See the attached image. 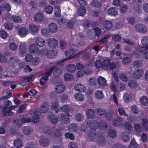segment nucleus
Returning <instances> with one entry per match:
<instances>
[{
  "label": "nucleus",
  "mask_w": 148,
  "mask_h": 148,
  "mask_svg": "<svg viewBox=\"0 0 148 148\" xmlns=\"http://www.w3.org/2000/svg\"><path fill=\"white\" fill-rule=\"evenodd\" d=\"M35 43L37 45L40 47H43L45 44V40L40 37H38L36 38Z\"/></svg>",
  "instance_id": "obj_18"
},
{
  "label": "nucleus",
  "mask_w": 148,
  "mask_h": 148,
  "mask_svg": "<svg viewBox=\"0 0 148 148\" xmlns=\"http://www.w3.org/2000/svg\"><path fill=\"white\" fill-rule=\"evenodd\" d=\"M87 124L90 128L92 129H97L99 127V122L96 120H89L87 122Z\"/></svg>",
  "instance_id": "obj_4"
},
{
  "label": "nucleus",
  "mask_w": 148,
  "mask_h": 148,
  "mask_svg": "<svg viewBox=\"0 0 148 148\" xmlns=\"http://www.w3.org/2000/svg\"><path fill=\"white\" fill-rule=\"evenodd\" d=\"M69 113H66V115L62 114L60 117V119L62 123H67L69 122Z\"/></svg>",
  "instance_id": "obj_12"
},
{
  "label": "nucleus",
  "mask_w": 148,
  "mask_h": 148,
  "mask_svg": "<svg viewBox=\"0 0 148 148\" xmlns=\"http://www.w3.org/2000/svg\"><path fill=\"white\" fill-rule=\"evenodd\" d=\"M49 109V106L46 102H44L42 103L40 106V110L42 112H46Z\"/></svg>",
  "instance_id": "obj_14"
},
{
  "label": "nucleus",
  "mask_w": 148,
  "mask_h": 148,
  "mask_svg": "<svg viewBox=\"0 0 148 148\" xmlns=\"http://www.w3.org/2000/svg\"><path fill=\"white\" fill-rule=\"evenodd\" d=\"M120 78L122 81L126 82L128 80V78L126 74L124 73H122L120 74Z\"/></svg>",
  "instance_id": "obj_51"
},
{
  "label": "nucleus",
  "mask_w": 148,
  "mask_h": 148,
  "mask_svg": "<svg viewBox=\"0 0 148 148\" xmlns=\"http://www.w3.org/2000/svg\"><path fill=\"white\" fill-rule=\"evenodd\" d=\"M40 59L38 57H36L33 58L31 60L32 65L33 66L38 65L40 62Z\"/></svg>",
  "instance_id": "obj_32"
},
{
  "label": "nucleus",
  "mask_w": 148,
  "mask_h": 148,
  "mask_svg": "<svg viewBox=\"0 0 148 148\" xmlns=\"http://www.w3.org/2000/svg\"><path fill=\"white\" fill-rule=\"evenodd\" d=\"M60 110H61L64 112L67 113L68 112H71L73 110V109L72 108H68L67 105H65L63 106L60 108Z\"/></svg>",
  "instance_id": "obj_37"
},
{
  "label": "nucleus",
  "mask_w": 148,
  "mask_h": 148,
  "mask_svg": "<svg viewBox=\"0 0 148 148\" xmlns=\"http://www.w3.org/2000/svg\"><path fill=\"white\" fill-rule=\"evenodd\" d=\"M52 82L53 84L56 85L61 84L62 83V80L60 77H56L52 79Z\"/></svg>",
  "instance_id": "obj_49"
},
{
  "label": "nucleus",
  "mask_w": 148,
  "mask_h": 148,
  "mask_svg": "<svg viewBox=\"0 0 148 148\" xmlns=\"http://www.w3.org/2000/svg\"><path fill=\"white\" fill-rule=\"evenodd\" d=\"M64 77L66 81L72 80L73 79V76L70 74L66 73L65 74Z\"/></svg>",
  "instance_id": "obj_60"
},
{
  "label": "nucleus",
  "mask_w": 148,
  "mask_h": 148,
  "mask_svg": "<svg viewBox=\"0 0 148 148\" xmlns=\"http://www.w3.org/2000/svg\"><path fill=\"white\" fill-rule=\"evenodd\" d=\"M40 145L43 146H46L48 145L49 144V141L46 138H42L39 140Z\"/></svg>",
  "instance_id": "obj_27"
},
{
  "label": "nucleus",
  "mask_w": 148,
  "mask_h": 148,
  "mask_svg": "<svg viewBox=\"0 0 148 148\" xmlns=\"http://www.w3.org/2000/svg\"><path fill=\"white\" fill-rule=\"evenodd\" d=\"M95 111L96 113L100 116L104 115L106 114V112L104 110L100 108H98L95 109Z\"/></svg>",
  "instance_id": "obj_33"
},
{
  "label": "nucleus",
  "mask_w": 148,
  "mask_h": 148,
  "mask_svg": "<svg viewBox=\"0 0 148 148\" xmlns=\"http://www.w3.org/2000/svg\"><path fill=\"white\" fill-rule=\"evenodd\" d=\"M27 45L24 42H22L20 44L18 52L19 55L21 56H25L27 53Z\"/></svg>",
  "instance_id": "obj_3"
},
{
  "label": "nucleus",
  "mask_w": 148,
  "mask_h": 148,
  "mask_svg": "<svg viewBox=\"0 0 148 148\" xmlns=\"http://www.w3.org/2000/svg\"><path fill=\"white\" fill-rule=\"evenodd\" d=\"M67 71L70 73H74L76 70V66L73 64H70L67 67Z\"/></svg>",
  "instance_id": "obj_31"
},
{
  "label": "nucleus",
  "mask_w": 148,
  "mask_h": 148,
  "mask_svg": "<svg viewBox=\"0 0 148 148\" xmlns=\"http://www.w3.org/2000/svg\"><path fill=\"white\" fill-rule=\"evenodd\" d=\"M45 10L47 13L50 14L52 13L53 10V7L50 5L47 6L45 8Z\"/></svg>",
  "instance_id": "obj_54"
},
{
  "label": "nucleus",
  "mask_w": 148,
  "mask_h": 148,
  "mask_svg": "<svg viewBox=\"0 0 148 148\" xmlns=\"http://www.w3.org/2000/svg\"><path fill=\"white\" fill-rule=\"evenodd\" d=\"M58 44V41L54 38H51L49 40L48 45L51 48H55L57 47Z\"/></svg>",
  "instance_id": "obj_17"
},
{
  "label": "nucleus",
  "mask_w": 148,
  "mask_h": 148,
  "mask_svg": "<svg viewBox=\"0 0 148 148\" xmlns=\"http://www.w3.org/2000/svg\"><path fill=\"white\" fill-rule=\"evenodd\" d=\"M78 14L81 16H84L86 13V9L83 6H81L78 9L77 11Z\"/></svg>",
  "instance_id": "obj_29"
},
{
  "label": "nucleus",
  "mask_w": 148,
  "mask_h": 148,
  "mask_svg": "<svg viewBox=\"0 0 148 148\" xmlns=\"http://www.w3.org/2000/svg\"><path fill=\"white\" fill-rule=\"evenodd\" d=\"M103 26L105 29L110 30L113 27V23L111 21L106 20L104 23Z\"/></svg>",
  "instance_id": "obj_19"
},
{
  "label": "nucleus",
  "mask_w": 148,
  "mask_h": 148,
  "mask_svg": "<svg viewBox=\"0 0 148 148\" xmlns=\"http://www.w3.org/2000/svg\"><path fill=\"white\" fill-rule=\"evenodd\" d=\"M148 99L146 96H143L140 99V102L142 105H146L148 104Z\"/></svg>",
  "instance_id": "obj_53"
},
{
  "label": "nucleus",
  "mask_w": 148,
  "mask_h": 148,
  "mask_svg": "<svg viewBox=\"0 0 148 148\" xmlns=\"http://www.w3.org/2000/svg\"><path fill=\"white\" fill-rule=\"evenodd\" d=\"M74 89L77 91L81 92H84L86 90L85 86L81 84H76L74 86Z\"/></svg>",
  "instance_id": "obj_16"
},
{
  "label": "nucleus",
  "mask_w": 148,
  "mask_h": 148,
  "mask_svg": "<svg viewBox=\"0 0 148 148\" xmlns=\"http://www.w3.org/2000/svg\"><path fill=\"white\" fill-rule=\"evenodd\" d=\"M9 47L10 49L13 51L17 50L18 48L17 46L14 42L10 43L9 45Z\"/></svg>",
  "instance_id": "obj_56"
},
{
  "label": "nucleus",
  "mask_w": 148,
  "mask_h": 148,
  "mask_svg": "<svg viewBox=\"0 0 148 148\" xmlns=\"http://www.w3.org/2000/svg\"><path fill=\"white\" fill-rule=\"evenodd\" d=\"M22 131L23 133L26 135H30L33 133V128L29 126H26L23 127Z\"/></svg>",
  "instance_id": "obj_8"
},
{
  "label": "nucleus",
  "mask_w": 148,
  "mask_h": 148,
  "mask_svg": "<svg viewBox=\"0 0 148 148\" xmlns=\"http://www.w3.org/2000/svg\"><path fill=\"white\" fill-rule=\"evenodd\" d=\"M123 122L122 119L120 117H117L114 118L113 121L114 126H118L122 125Z\"/></svg>",
  "instance_id": "obj_13"
},
{
  "label": "nucleus",
  "mask_w": 148,
  "mask_h": 148,
  "mask_svg": "<svg viewBox=\"0 0 148 148\" xmlns=\"http://www.w3.org/2000/svg\"><path fill=\"white\" fill-rule=\"evenodd\" d=\"M18 59L16 57L13 56L11 57L9 59V63L11 65H14L15 63H16L18 61Z\"/></svg>",
  "instance_id": "obj_36"
},
{
  "label": "nucleus",
  "mask_w": 148,
  "mask_h": 148,
  "mask_svg": "<svg viewBox=\"0 0 148 148\" xmlns=\"http://www.w3.org/2000/svg\"><path fill=\"white\" fill-rule=\"evenodd\" d=\"M129 135L128 133L126 132L123 133L121 136L122 140L125 142L128 141L129 138Z\"/></svg>",
  "instance_id": "obj_46"
},
{
  "label": "nucleus",
  "mask_w": 148,
  "mask_h": 148,
  "mask_svg": "<svg viewBox=\"0 0 148 148\" xmlns=\"http://www.w3.org/2000/svg\"><path fill=\"white\" fill-rule=\"evenodd\" d=\"M128 9V7L127 5L122 4L120 7V9L122 13H125L127 11Z\"/></svg>",
  "instance_id": "obj_63"
},
{
  "label": "nucleus",
  "mask_w": 148,
  "mask_h": 148,
  "mask_svg": "<svg viewBox=\"0 0 148 148\" xmlns=\"http://www.w3.org/2000/svg\"><path fill=\"white\" fill-rule=\"evenodd\" d=\"M48 29L50 32L52 33H55L57 31L58 27L56 23H51L48 25Z\"/></svg>",
  "instance_id": "obj_6"
},
{
  "label": "nucleus",
  "mask_w": 148,
  "mask_h": 148,
  "mask_svg": "<svg viewBox=\"0 0 148 148\" xmlns=\"http://www.w3.org/2000/svg\"><path fill=\"white\" fill-rule=\"evenodd\" d=\"M56 55V52L54 50H49L47 56L49 58H52L55 57Z\"/></svg>",
  "instance_id": "obj_44"
},
{
  "label": "nucleus",
  "mask_w": 148,
  "mask_h": 148,
  "mask_svg": "<svg viewBox=\"0 0 148 148\" xmlns=\"http://www.w3.org/2000/svg\"><path fill=\"white\" fill-rule=\"evenodd\" d=\"M29 28L30 30L33 32H36L38 30V26L34 24L29 25Z\"/></svg>",
  "instance_id": "obj_34"
},
{
  "label": "nucleus",
  "mask_w": 148,
  "mask_h": 148,
  "mask_svg": "<svg viewBox=\"0 0 148 148\" xmlns=\"http://www.w3.org/2000/svg\"><path fill=\"white\" fill-rule=\"evenodd\" d=\"M49 31L46 28H43L41 29V33L44 36H47L49 34Z\"/></svg>",
  "instance_id": "obj_59"
},
{
  "label": "nucleus",
  "mask_w": 148,
  "mask_h": 148,
  "mask_svg": "<svg viewBox=\"0 0 148 148\" xmlns=\"http://www.w3.org/2000/svg\"><path fill=\"white\" fill-rule=\"evenodd\" d=\"M98 80L100 86H104L106 85V80L104 78L101 76H99Z\"/></svg>",
  "instance_id": "obj_35"
},
{
  "label": "nucleus",
  "mask_w": 148,
  "mask_h": 148,
  "mask_svg": "<svg viewBox=\"0 0 148 148\" xmlns=\"http://www.w3.org/2000/svg\"><path fill=\"white\" fill-rule=\"evenodd\" d=\"M35 21L36 22H39L43 19V15L42 13L38 12L36 14L34 18Z\"/></svg>",
  "instance_id": "obj_15"
},
{
  "label": "nucleus",
  "mask_w": 148,
  "mask_h": 148,
  "mask_svg": "<svg viewBox=\"0 0 148 148\" xmlns=\"http://www.w3.org/2000/svg\"><path fill=\"white\" fill-rule=\"evenodd\" d=\"M27 29L25 27H23L20 28L18 31V33L20 36H25L28 32Z\"/></svg>",
  "instance_id": "obj_25"
},
{
  "label": "nucleus",
  "mask_w": 148,
  "mask_h": 148,
  "mask_svg": "<svg viewBox=\"0 0 148 148\" xmlns=\"http://www.w3.org/2000/svg\"><path fill=\"white\" fill-rule=\"evenodd\" d=\"M87 116L89 119H93L95 117V111L93 109H88L87 110Z\"/></svg>",
  "instance_id": "obj_21"
},
{
  "label": "nucleus",
  "mask_w": 148,
  "mask_h": 148,
  "mask_svg": "<svg viewBox=\"0 0 148 148\" xmlns=\"http://www.w3.org/2000/svg\"><path fill=\"white\" fill-rule=\"evenodd\" d=\"M142 42L143 46L141 48L140 51L143 52L148 49V37H144L142 39Z\"/></svg>",
  "instance_id": "obj_7"
},
{
  "label": "nucleus",
  "mask_w": 148,
  "mask_h": 148,
  "mask_svg": "<svg viewBox=\"0 0 148 148\" xmlns=\"http://www.w3.org/2000/svg\"><path fill=\"white\" fill-rule=\"evenodd\" d=\"M4 26L6 29L8 30H12L14 27L13 24L10 21H7L4 24Z\"/></svg>",
  "instance_id": "obj_38"
},
{
  "label": "nucleus",
  "mask_w": 148,
  "mask_h": 148,
  "mask_svg": "<svg viewBox=\"0 0 148 148\" xmlns=\"http://www.w3.org/2000/svg\"><path fill=\"white\" fill-rule=\"evenodd\" d=\"M65 86L64 85H58L56 86L55 90L58 93H62L65 90Z\"/></svg>",
  "instance_id": "obj_26"
},
{
  "label": "nucleus",
  "mask_w": 148,
  "mask_h": 148,
  "mask_svg": "<svg viewBox=\"0 0 148 148\" xmlns=\"http://www.w3.org/2000/svg\"><path fill=\"white\" fill-rule=\"evenodd\" d=\"M98 143L99 145H105L106 143V140L104 137L102 135H100L98 136Z\"/></svg>",
  "instance_id": "obj_28"
},
{
  "label": "nucleus",
  "mask_w": 148,
  "mask_h": 148,
  "mask_svg": "<svg viewBox=\"0 0 148 148\" xmlns=\"http://www.w3.org/2000/svg\"><path fill=\"white\" fill-rule=\"evenodd\" d=\"M50 135H53L54 137L59 138L61 136V133L59 129H53L51 130Z\"/></svg>",
  "instance_id": "obj_22"
},
{
  "label": "nucleus",
  "mask_w": 148,
  "mask_h": 148,
  "mask_svg": "<svg viewBox=\"0 0 148 148\" xmlns=\"http://www.w3.org/2000/svg\"><path fill=\"white\" fill-rule=\"evenodd\" d=\"M14 144L15 146L18 148H20L22 145V141L19 139H15L14 140Z\"/></svg>",
  "instance_id": "obj_42"
},
{
  "label": "nucleus",
  "mask_w": 148,
  "mask_h": 148,
  "mask_svg": "<svg viewBox=\"0 0 148 148\" xmlns=\"http://www.w3.org/2000/svg\"><path fill=\"white\" fill-rule=\"evenodd\" d=\"M55 14L57 17H59L60 16V8L58 5L56 6L54 8Z\"/></svg>",
  "instance_id": "obj_48"
},
{
  "label": "nucleus",
  "mask_w": 148,
  "mask_h": 148,
  "mask_svg": "<svg viewBox=\"0 0 148 148\" xmlns=\"http://www.w3.org/2000/svg\"><path fill=\"white\" fill-rule=\"evenodd\" d=\"M68 128L69 131L72 132H75L78 130V126L75 123H72L69 125Z\"/></svg>",
  "instance_id": "obj_24"
},
{
  "label": "nucleus",
  "mask_w": 148,
  "mask_h": 148,
  "mask_svg": "<svg viewBox=\"0 0 148 148\" xmlns=\"http://www.w3.org/2000/svg\"><path fill=\"white\" fill-rule=\"evenodd\" d=\"M97 80L95 77H92L90 78L88 81L89 84L91 86H95L96 85Z\"/></svg>",
  "instance_id": "obj_52"
},
{
  "label": "nucleus",
  "mask_w": 148,
  "mask_h": 148,
  "mask_svg": "<svg viewBox=\"0 0 148 148\" xmlns=\"http://www.w3.org/2000/svg\"><path fill=\"white\" fill-rule=\"evenodd\" d=\"M136 30L138 32L141 33H144L147 31V27L143 24H138L135 26Z\"/></svg>",
  "instance_id": "obj_5"
},
{
  "label": "nucleus",
  "mask_w": 148,
  "mask_h": 148,
  "mask_svg": "<svg viewBox=\"0 0 148 148\" xmlns=\"http://www.w3.org/2000/svg\"><path fill=\"white\" fill-rule=\"evenodd\" d=\"M108 14L114 16L118 14L117 9L115 7H111L108 10Z\"/></svg>",
  "instance_id": "obj_20"
},
{
  "label": "nucleus",
  "mask_w": 148,
  "mask_h": 148,
  "mask_svg": "<svg viewBox=\"0 0 148 148\" xmlns=\"http://www.w3.org/2000/svg\"><path fill=\"white\" fill-rule=\"evenodd\" d=\"M138 145L135 140H132L130 144V148H137L138 147Z\"/></svg>",
  "instance_id": "obj_62"
},
{
  "label": "nucleus",
  "mask_w": 148,
  "mask_h": 148,
  "mask_svg": "<svg viewBox=\"0 0 148 148\" xmlns=\"http://www.w3.org/2000/svg\"><path fill=\"white\" fill-rule=\"evenodd\" d=\"M59 106V105L58 101H54L51 103V108L52 110H54L58 108Z\"/></svg>",
  "instance_id": "obj_50"
},
{
  "label": "nucleus",
  "mask_w": 148,
  "mask_h": 148,
  "mask_svg": "<svg viewBox=\"0 0 148 148\" xmlns=\"http://www.w3.org/2000/svg\"><path fill=\"white\" fill-rule=\"evenodd\" d=\"M75 22L72 20H70L67 21V27L70 29L73 28L75 25Z\"/></svg>",
  "instance_id": "obj_57"
},
{
  "label": "nucleus",
  "mask_w": 148,
  "mask_h": 148,
  "mask_svg": "<svg viewBox=\"0 0 148 148\" xmlns=\"http://www.w3.org/2000/svg\"><path fill=\"white\" fill-rule=\"evenodd\" d=\"M41 131L44 133L48 135H50L51 133V131L47 127L44 125L42 127L41 129Z\"/></svg>",
  "instance_id": "obj_43"
},
{
  "label": "nucleus",
  "mask_w": 148,
  "mask_h": 148,
  "mask_svg": "<svg viewBox=\"0 0 148 148\" xmlns=\"http://www.w3.org/2000/svg\"><path fill=\"white\" fill-rule=\"evenodd\" d=\"M56 68L57 67L54 65L52 66L49 70V71H47L42 75V77L40 79V83L41 85H44V82H46L48 80V76L50 75L53 71H55Z\"/></svg>",
  "instance_id": "obj_1"
},
{
  "label": "nucleus",
  "mask_w": 148,
  "mask_h": 148,
  "mask_svg": "<svg viewBox=\"0 0 148 148\" xmlns=\"http://www.w3.org/2000/svg\"><path fill=\"white\" fill-rule=\"evenodd\" d=\"M95 96L97 99H101L103 97V94L100 90H97L95 93Z\"/></svg>",
  "instance_id": "obj_40"
},
{
  "label": "nucleus",
  "mask_w": 148,
  "mask_h": 148,
  "mask_svg": "<svg viewBox=\"0 0 148 148\" xmlns=\"http://www.w3.org/2000/svg\"><path fill=\"white\" fill-rule=\"evenodd\" d=\"M108 136L110 138H114L116 135V133L114 130H110L108 131Z\"/></svg>",
  "instance_id": "obj_47"
},
{
  "label": "nucleus",
  "mask_w": 148,
  "mask_h": 148,
  "mask_svg": "<svg viewBox=\"0 0 148 148\" xmlns=\"http://www.w3.org/2000/svg\"><path fill=\"white\" fill-rule=\"evenodd\" d=\"M84 116L83 115L80 113L77 114L75 116V119L77 121H81L83 120Z\"/></svg>",
  "instance_id": "obj_45"
},
{
  "label": "nucleus",
  "mask_w": 148,
  "mask_h": 148,
  "mask_svg": "<svg viewBox=\"0 0 148 148\" xmlns=\"http://www.w3.org/2000/svg\"><path fill=\"white\" fill-rule=\"evenodd\" d=\"M65 52V56L68 57L67 58L65 59V60L72 58L75 56V51L73 49L67 50Z\"/></svg>",
  "instance_id": "obj_9"
},
{
  "label": "nucleus",
  "mask_w": 148,
  "mask_h": 148,
  "mask_svg": "<svg viewBox=\"0 0 148 148\" xmlns=\"http://www.w3.org/2000/svg\"><path fill=\"white\" fill-rule=\"evenodd\" d=\"M11 18L13 21L16 23H19L21 21V19L20 17L16 16L15 15H13L11 17Z\"/></svg>",
  "instance_id": "obj_58"
},
{
  "label": "nucleus",
  "mask_w": 148,
  "mask_h": 148,
  "mask_svg": "<svg viewBox=\"0 0 148 148\" xmlns=\"http://www.w3.org/2000/svg\"><path fill=\"white\" fill-rule=\"evenodd\" d=\"M143 71L142 70H138L134 73L133 75V77L136 79H138L141 77L143 75Z\"/></svg>",
  "instance_id": "obj_23"
},
{
  "label": "nucleus",
  "mask_w": 148,
  "mask_h": 148,
  "mask_svg": "<svg viewBox=\"0 0 148 148\" xmlns=\"http://www.w3.org/2000/svg\"><path fill=\"white\" fill-rule=\"evenodd\" d=\"M74 97L77 100L82 101L84 98L83 95L80 92H77L74 95Z\"/></svg>",
  "instance_id": "obj_39"
},
{
  "label": "nucleus",
  "mask_w": 148,
  "mask_h": 148,
  "mask_svg": "<svg viewBox=\"0 0 148 148\" xmlns=\"http://www.w3.org/2000/svg\"><path fill=\"white\" fill-rule=\"evenodd\" d=\"M88 139L90 141H95L97 139L98 136V134L95 133L94 132H90L88 134Z\"/></svg>",
  "instance_id": "obj_10"
},
{
  "label": "nucleus",
  "mask_w": 148,
  "mask_h": 148,
  "mask_svg": "<svg viewBox=\"0 0 148 148\" xmlns=\"http://www.w3.org/2000/svg\"><path fill=\"white\" fill-rule=\"evenodd\" d=\"M118 110L120 115H124L125 116H128V114H126L123 108L120 107H118Z\"/></svg>",
  "instance_id": "obj_64"
},
{
  "label": "nucleus",
  "mask_w": 148,
  "mask_h": 148,
  "mask_svg": "<svg viewBox=\"0 0 148 148\" xmlns=\"http://www.w3.org/2000/svg\"><path fill=\"white\" fill-rule=\"evenodd\" d=\"M91 5L96 8H99L101 7V4L97 0H93L90 3Z\"/></svg>",
  "instance_id": "obj_41"
},
{
  "label": "nucleus",
  "mask_w": 148,
  "mask_h": 148,
  "mask_svg": "<svg viewBox=\"0 0 148 148\" xmlns=\"http://www.w3.org/2000/svg\"><path fill=\"white\" fill-rule=\"evenodd\" d=\"M115 67V64L113 62L111 63L110 59H105L102 63V68L105 70H112Z\"/></svg>",
  "instance_id": "obj_2"
},
{
  "label": "nucleus",
  "mask_w": 148,
  "mask_h": 148,
  "mask_svg": "<svg viewBox=\"0 0 148 148\" xmlns=\"http://www.w3.org/2000/svg\"><path fill=\"white\" fill-rule=\"evenodd\" d=\"M49 120L52 123L55 124L57 122L58 119L57 117L53 115H49L48 117Z\"/></svg>",
  "instance_id": "obj_30"
},
{
  "label": "nucleus",
  "mask_w": 148,
  "mask_h": 148,
  "mask_svg": "<svg viewBox=\"0 0 148 148\" xmlns=\"http://www.w3.org/2000/svg\"><path fill=\"white\" fill-rule=\"evenodd\" d=\"M36 46L34 44L31 45L29 47V51L31 53H35L36 50Z\"/></svg>",
  "instance_id": "obj_61"
},
{
  "label": "nucleus",
  "mask_w": 148,
  "mask_h": 148,
  "mask_svg": "<svg viewBox=\"0 0 148 148\" xmlns=\"http://www.w3.org/2000/svg\"><path fill=\"white\" fill-rule=\"evenodd\" d=\"M10 109L7 108V106H4L2 108V113L4 114V116L8 115L12 116L13 114V113L10 110Z\"/></svg>",
  "instance_id": "obj_11"
},
{
  "label": "nucleus",
  "mask_w": 148,
  "mask_h": 148,
  "mask_svg": "<svg viewBox=\"0 0 148 148\" xmlns=\"http://www.w3.org/2000/svg\"><path fill=\"white\" fill-rule=\"evenodd\" d=\"M94 30L96 36L98 37L100 36L102 32L101 29L98 27H96L94 28Z\"/></svg>",
  "instance_id": "obj_55"
}]
</instances>
